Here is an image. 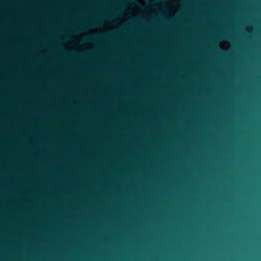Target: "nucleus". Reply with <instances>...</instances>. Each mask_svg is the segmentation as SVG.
I'll list each match as a JSON object with an SVG mask.
<instances>
[{"mask_svg": "<svg viewBox=\"0 0 261 261\" xmlns=\"http://www.w3.org/2000/svg\"><path fill=\"white\" fill-rule=\"evenodd\" d=\"M98 37H99V36L96 35L94 36V37H90L88 39V40H89L90 41H95L96 39Z\"/></svg>", "mask_w": 261, "mask_h": 261, "instance_id": "nucleus-1", "label": "nucleus"}, {"mask_svg": "<svg viewBox=\"0 0 261 261\" xmlns=\"http://www.w3.org/2000/svg\"><path fill=\"white\" fill-rule=\"evenodd\" d=\"M99 24H100V22H99V21H98V20L95 21L93 22V25H99Z\"/></svg>", "mask_w": 261, "mask_h": 261, "instance_id": "nucleus-2", "label": "nucleus"}]
</instances>
